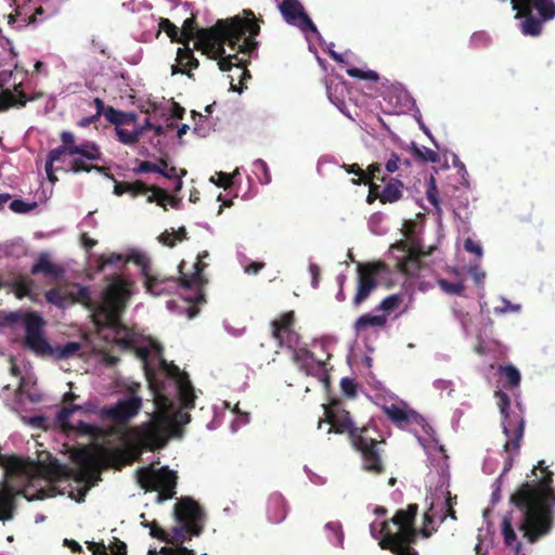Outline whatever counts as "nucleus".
Returning <instances> with one entry per match:
<instances>
[{"label": "nucleus", "instance_id": "f257e3e1", "mask_svg": "<svg viewBox=\"0 0 555 555\" xmlns=\"http://www.w3.org/2000/svg\"><path fill=\"white\" fill-rule=\"evenodd\" d=\"M509 502L520 513L517 527L528 543H537L548 535L554 527L555 486L554 472L545 461L531 468L530 476L509 496Z\"/></svg>", "mask_w": 555, "mask_h": 555}, {"label": "nucleus", "instance_id": "f03ea898", "mask_svg": "<svg viewBox=\"0 0 555 555\" xmlns=\"http://www.w3.org/2000/svg\"><path fill=\"white\" fill-rule=\"evenodd\" d=\"M259 33V18L251 10H244L242 17L219 18L214 26L199 31L198 46L205 55L218 60L221 72H230L233 66L244 64L238 53L250 56L257 51Z\"/></svg>", "mask_w": 555, "mask_h": 555}, {"label": "nucleus", "instance_id": "7ed1b4c3", "mask_svg": "<svg viewBox=\"0 0 555 555\" xmlns=\"http://www.w3.org/2000/svg\"><path fill=\"white\" fill-rule=\"evenodd\" d=\"M60 139L62 144L48 153L44 165L47 178L52 183L59 180L55 173L54 163L60 162L66 154L72 157L69 170L75 172V175H77V172H91V170L108 175V167L89 164V162H102L103 159V153L101 152L99 143L92 142V140H85L78 143L76 134L70 131H62Z\"/></svg>", "mask_w": 555, "mask_h": 555}, {"label": "nucleus", "instance_id": "20e7f679", "mask_svg": "<svg viewBox=\"0 0 555 555\" xmlns=\"http://www.w3.org/2000/svg\"><path fill=\"white\" fill-rule=\"evenodd\" d=\"M128 442L121 448H101L100 454L108 466L120 469L126 464H132L142 456L144 449H160L166 446L168 436L160 424L143 423L126 429Z\"/></svg>", "mask_w": 555, "mask_h": 555}, {"label": "nucleus", "instance_id": "39448f33", "mask_svg": "<svg viewBox=\"0 0 555 555\" xmlns=\"http://www.w3.org/2000/svg\"><path fill=\"white\" fill-rule=\"evenodd\" d=\"M30 273L38 275L41 273L48 276L50 281L56 282V286H52L44 293V299L51 305L57 306V308H67V306L85 305L90 310H93L95 304L92 300L91 292L88 286L80 285V283H63L59 285L61 279L65 274V269L62 264H56L51 260L48 251H41L36 261L30 267Z\"/></svg>", "mask_w": 555, "mask_h": 555}, {"label": "nucleus", "instance_id": "423d86ee", "mask_svg": "<svg viewBox=\"0 0 555 555\" xmlns=\"http://www.w3.org/2000/svg\"><path fill=\"white\" fill-rule=\"evenodd\" d=\"M417 513V503H410L406 508H399L391 518L392 524L397 528L396 532L391 531L390 521H382L379 546L390 550L396 555H420L412 547V544L416 543L418 538V531L415 526Z\"/></svg>", "mask_w": 555, "mask_h": 555}, {"label": "nucleus", "instance_id": "0eeeda50", "mask_svg": "<svg viewBox=\"0 0 555 555\" xmlns=\"http://www.w3.org/2000/svg\"><path fill=\"white\" fill-rule=\"evenodd\" d=\"M175 518L178 525L172 529L170 543H177V547H162L163 555H194L193 548L184 547L186 539L199 535L204 529L205 512L193 498H181L175 504Z\"/></svg>", "mask_w": 555, "mask_h": 555}, {"label": "nucleus", "instance_id": "6e6552de", "mask_svg": "<svg viewBox=\"0 0 555 555\" xmlns=\"http://www.w3.org/2000/svg\"><path fill=\"white\" fill-rule=\"evenodd\" d=\"M107 285L103 293V305L100 310L104 314L107 325L112 328L121 326V313L125 310L132 293L130 281L122 275L113 274L106 278Z\"/></svg>", "mask_w": 555, "mask_h": 555}, {"label": "nucleus", "instance_id": "1a4fd4ad", "mask_svg": "<svg viewBox=\"0 0 555 555\" xmlns=\"http://www.w3.org/2000/svg\"><path fill=\"white\" fill-rule=\"evenodd\" d=\"M137 482L145 491H157V501H168L176 495L177 472L169 466H162L154 470L152 466H141L135 472Z\"/></svg>", "mask_w": 555, "mask_h": 555}, {"label": "nucleus", "instance_id": "9d476101", "mask_svg": "<svg viewBox=\"0 0 555 555\" xmlns=\"http://www.w3.org/2000/svg\"><path fill=\"white\" fill-rule=\"evenodd\" d=\"M496 404L503 416L502 428L506 436L505 451H519L525 436V420L520 413H511V397L503 389L495 391Z\"/></svg>", "mask_w": 555, "mask_h": 555}, {"label": "nucleus", "instance_id": "9b49d317", "mask_svg": "<svg viewBox=\"0 0 555 555\" xmlns=\"http://www.w3.org/2000/svg\"><path fill=\"white\" fill-rule=\"evenodd\" d=\"M372 428L370 426H358L357 436L354 440V449L360 452L362 456V468L365 472L375 473L380 475L385 472L383 462V450L380 443L384 439L371 435Z\"/></svg>", "mask_w": 555, "mask_h": 555}, {"label": "nucleus", "instance_id": "f8f14e48", "mask_svg": "<svg viewBox=\"0 0 555 555\" xmlns=\"http://www.w3.org/2000/svg\"><path fill=\"white\" fill-rule=\"evenodd\" d=\"M25 336L23 346L41 358H53V346L47 339L43 327L46 322L38 312H28L24 317Z\"/></svg>", "mask_w": 555, "mask_h": 555}, {"label": "nucleus", "instance_id": "ddd939ff", "mask_svg": "<svg viewBox=\"0 0 555 555\" xmlns=\"http://www.w3.org/2000/svg\"><path fill=\"white\" fill-rule=\"evenodd\" d=\"M358 281L352 304L358 308L369 299L373 289L378 285V276L389 273L388 264L384 261L359 262L357 266Z\"/></svg>", "mask_w": 555, "mask_h": 555}, {"label": "nucleus", "instance_id": "4468645a", "mask_svg": "<svg viewBox=\"0 0 555 555\" xmlns=\"http://www.w3.org/2000/svg\"><path fill=\"white\" fill-rule=\"evenodd\" d=\"M325 421L330 424L328 433H347L351 444L356 448V436L358 426L352 421L351 413L347 412L340 400H332L324 404Z\"/></svg>", "mask_w": 555, "mask_h": 555}, {"label": "nucleus", "instance_id": "2eb2a0df", "mask_svg": "<svg viewBox=\"0 0 555 555\" xmlns=\"http://www.w3.org/2000/svg\"><path fill=\"white\" fill-rule=\"evenodd\" d=\"M185 264V261H181L178 266V271L180 273L179 282L182 287L193 289L194 295L192 296V298H189V300H192V302H203V300H205L204 285L205 282H207L203 274V271L205 270L207 264H205V262L203 261L201 254H198L197 259L194 263V271L192 272V274L184 273Z\"/></svg>", "mask_w": 555, "mask_h": 555}, {"label": "nucleus", "instance_id": "dca6fc26", "mask_svg": "<svg viewBox=\"0 0 555 555\" xmlns=\"http://www.w3.org/2000/svg\"><path fill=\"white\" fill-rule=\"evenodd\" d=\"M296 313L295 310H287L271 322L272 336L279 345L286 347H296L300 340V334L295 330Z\"/></svg>", "mask_w": 555, "mask_h": 555}, {"label": "nucleus", "instance_id": "f3484780", "mask_svg": "<svg viewBox=\"0 0 555 555\" xmlns=\"http://www.w3.org/2000/svg\"><path fill=\"white\" fill-rule=\"evenodd\" d=\"M279 9L288 24L297 25L301 31L319 33L312 18L307 15L299 0H283Z\"/></svg>", "mask_w": 555, "mask_h": 555}, {"label": "nucleus", "instance_id": "a211bd4d", "mask_svg": "<svg viewBox=\"0 0 555 555\" xmlns=\"http://www.w3.org/2000/svg\"><path fill=\"white\" fill-rule=\"evenodd\" d=\"M140 409H142V399L131 395L118 400L114 405L105 408L104 414L107 418L113 420L115 424L125 425L139 413Z\"/></svg>", "mask_w": 555, "mask_h": 555}, {"label": "nucleus", "instance_id": "6ab92c4d", "mask_svg": "<svg viewBox=\"0 0 555 555\" xmlns=\"http://www.w3.org/2000/svg\"><path fill=\"white\" fill-rule=\"evenodd\" d=\"M327 359L331 358V354H327ZM326 358L322 360V358H317L314 352L309 351V349H298L295 351L294 361L306 374L310 376H317L322 382H328V373L326 370Z\"/></svg>", "mask_w": 555, "mask_h": 555}, {"label": "nucleus", "instance_id": "aec40b11", "mask_svg": "<svg viewBox=\"0 0 555 555\" xmlns=\"http://www.w3.org/2000/svg\"><path fill=\"white\" fill-rule=\"evenodd\" d=\"M165 371L167 376H170L176 383L180 404L184 406V409H192L196 400V395L188 373L181 371L180 367L175 364H165Z\"/></svg>", "mask_w": 555, "mask_h": 555}, {"label": "nucleus", "instance_id": "412c9836", "mask_svg": "<svg viewBox=\"0 0 555 555\" xmlns=\"http://www.w3.org/2000/svg\"><path fill=\"white\" fill-rule=\"evenodd\" d=\"M396 247L406 251V255L398 262V269L401 273L418 275L422 269V256L428 255V251H423L421 246L409 245L408 241H400L396 244Z\"/></svg>", "mask_w": 555, "mask_h": 555}, {"label": "nucleus", "instance_id": "4be33fe9", "mask_svg": "<svg viewBox=\"0 0 555 555\" xmlns=\"http://www.w3.org/2000/svg\"><path fill=\"white\" fill-rule=\"evenodd\" d=\"M513 9L516 10V17H524L521 23V30L525 35H540L542 30V21L541 18L534 17L532 15V9H534L533 0H511Z\"/></svg>", "mask_w": 555, "mask_h": 555}, {"label": "nucleus", "instance_id": "5701e85b", "mask_svg": "<svg viewBox=\"0 0 555 555\" xmlns=\"http://www.w3.org/2000/svg\"><path fill=\"white\" fill-rule=\"evenodd\" d=\"M135 262L141 268V274L144 278V285L146 291L150 294H160V288H158L160 282H165V280H159L157 275H153L151 273V260L146 254H142V251H132L128 257H126V262Z\"/></svg>", "mask_w": 555, "mask_h": 555}, {"label": "nucleus", "instance_id": "b1692460", "mask_svg": "<svg viewBox=\"0 0 555 555\" xmlns=\"http://www.w3.org/2000/svg\"><path fill=\"white\" fill-rule=\"evenodd\" d=\"M20 490L14 489L9 481H0V521H10L16 508L15 499Z\"/></svg>", "mask_w": 555, "mask_h": 555}, {"label": "nucleus", "instance_id": "393cba45", "mask_svg": "<svg viewBox=\"0 0 555 555\" xmlns=\"http://www.w3.org/2000/svg\"><path fill=\"white\" fill-rule=\"evenodd\" d=\"M364 175H370V180L365 183V185H369L366 196L367 204H373L377 198L380 202L382 189L379 184H376L375 180L386 181L383 164H379V162H373L367 166Z\"/></svg>", "mask_w": 555, "mask_h": 555}, {"label": "nucleus", "instance_id": "a878e982", "mask_svg": "<svg viewBox=\"0 0 555 555\" xmlns=\"http://www.w3.org/2000/svg\"><path fill=\"white\" fill-rule=\"evenodd\" d=\"M34 461L24 460L16 453H2L0 452V466L4 468L5 475H24L28 473L29 468L34 466Z\"/></svg>", "mask_w": 555, "mask_h": 555}, {"label": "nucleus", "instance_id": "bb28decb", "mask_svg": "<svg viewBox=\"0 0 555 555\" xmlns=\"http://www.w3.org/2000/svg\"><path fill=\"white\" fill-rule=\"evenodd\" d=\"M183 47L177 50V66L172 67V72L185 73L189 77H193L192 69L199 66V61L195 56L190 42H182Z\"/></svg>", "mask_w": 555, "mask_h": 555}, {"label": "nucleus", "instance_id": "cd10ccee", "mask_svg": "<svg viewBox=\"0 0 555 555\" xmlns=\"http://www.w3.org/2000/svg\"><path fill=\"white\" fill-rule=\"evenodd\" d=\"M21 83L15 85L14 94L11 89H3L0 92V112L12 108V106H25L29 101V95L25 94L24 90L21 89Z\"/></svg>", "mask_w": 555, "mask_h": 555}, {"label": "nucleus", "instance_id": "c85d7f7f", "mask_svg": "<svg viewBox=\"0 0 555 555\" xmlns=\"http://www.w3.org/2000/svg\"><path fill=\"white\" fill-rule=\"evenodd\" d=\"M151 194L147 195V202H156L164 209H168V203L179 209L182 205V198L176 197V195H169L168 191L160 188V185H150Z\"/></svg>", "mask_w": 555, "mask_h": 555}, {"label": "nucleus", "instance_id": "c756f323", "mask_svg": "<svg viewBox=\"0 0 555 555\" xmlns=\"http://www.w3.org/2000/svg\"><path fill=\"white\" fill-rule=\"evenodd\" d=\"M501 533L503 537V542L506 546H511L514 548L516 554H519L521 550L524 548L522 543L518 539L513 516H504L503 520L501 522Z\"/></svg>", "mask_w": 555, "mask_h": 555}, {"label": "nucleus", "instance_id": "7c9ffc66", "mask_svg": "<svg viewBox=\"0 0 555 555\" xmlns=\"http://www.w3.org/2000/svg\"><path fill=\"white\" fill-rule=\"evenodd\" d=\"M383 411L388 418L399 425L408 424V422H412V420H417L418 417V413L415 412V410H409V408H404V405L385 404L383 405Z\"/></svg>", "mask_w": 555, "mask_h": 555}, {"label": "nucleus", "instance_id": "2f4dec72", "mask_svg": "<svg viewBox=\"0 0 555 555\" xmlns=\"http://www.w3.org/2000/svg\"><path fill=\"white\" fill-rule=\"evenodd\" d=\"M385 184L380 194L382 204H393L402 198L404 189L402 180L387 179L386 177Z\"/></svg>", "mask_w": 555, "mask_h": 555}, {"label": "nucleus", "instance_id": "473e14b6", "mask_svg": "<svg viewBox=\"0 0 555 555\" xmlns=\"http://www.w3.org/2000/svg\"><path fill=\"white\" fill-rule=\"evenodd\" d=\"M87 545L93 555H109L104 542H89ZM111 550L114 555H127V544L119 540V538H114Z\"/></svg>", "mask_w": 555, "mask_h": 555}, {"label": "nucleus", "instance_id": "72a5a7b5", "mask_svg": "<svg viewBox=\"0 0 555 555\" xmlns=\"http://www.w3.org/2000/svg\"><path fill=\"white\" fill-rule=\"evenodd\" d=\"M202 29L203 28L197 27V22H196L194 15H192V17L185 18L184 23L180 29V37H181L180 42H190V40H192V38H195L196 41L194 43V47L196 49H199L203 53V48L198 47L199 35H201Z\"/></svg>", "mask_w": 555, "mask_h": 555}, {"label": "nucleus", "instance_id": "f704fd0d", "mask_svg": "<svg viewBox=\"0 0 555 555\" xmlns=\"http://www.w3.org/2000/svg\"><path fill=\"white\" fill-rule=\"evenodd\" d=\"M150 191V185L145 184L143 180H135L134 182H117L115 180L114 192L118 196L125 194V192H130L132 196H138V194H147Z\"/></svg>", "mask_w": 555, "mask_h": 555}, {"label": "nucleus", "instance_id": "c9c22d12", "mask_svg": "<svg viewBox=\"0 0 555 555\" xmlns=\"http://www.w3.org/2000/svg\"><path fill=\"white\" fill-rule=\"evenodd\" d=\"M35 282L29 275H18L13 283H9V286L12 287V291L18 299L30 297Z\"/></svg>", "mask_w": 555, "mask_h": 555}, {"label": "nucleus", "instance_id": "e433bc0d", "mask_svg": "<svg viewBox=\"0 0 555 555\" xmlns=\"http://www.w3.org/2000/svg\"><path fill=\"white\" fill-rule=\"evenodd\" d=\"M78 462L81 464L82 469L80 472L82 477H90L94 467H98L101 464L100 459L94 453L87 452V450H80L77 454Z\"/></svg>", "mask_w": 555, "mask_h": 555}, {"label": "nucleus", "instance_id": "4c0bfd02", "mask_svg": "<svg viewBox=\"0 0 555 555\" xmlns=\"http://www.w3.org/2000/svg\"><path fill=\"white\" fill-rule=\"evenodd\" d=\"M83 409V405L80 404H69V405H63L61 410L57 412V421L62 425V428L64 430H74L76 427V424L69 423V417L73 413H76V411H81Z\"/></svg>", "mask_w": 555, "mask_h": 555}, {"label": "nucleus", "instance_id": "58836bf2", "mask_svg": "<svg viewBox=\"0 0 555 555\" xmlns=\"http://www.w3.org/2000/svg\"><path fill=\"white\" fill-rule=\"evenodd\" d=\"M387 324V317L385 314H378L377 317H373V314H362L354 322V328L359 332V330L367 328V326H385Z\"/></svg>", "mask_w": 555, "mask_h": 555}, {"label": "nucleus", "instance_id": "ea45409f", "mask_svg": "<svg viewBox=\"0 0 555 555\" xmlns=\"http://www.w3.org/2000/svg\"><path fill=\"white\" fill-rule=\"evenodd\" d=\"M74 430L78 435H87L92 438L104 437L105 435V431L101 426H98V424L85 423V421H78V423L75 424Z\"/></svg>", "mask_w": 555, "mask_h": 555}, {"label": "nucleus", "instance_id": "a19ab883", "mask_svg": "<svg viewBox=\"0 0 555 555\" xmlns=\"http://www.w3.org/2000/svg\"><path fill=\"white\" fill-rule=\"evenodd\" d=\"M499 371H501L505 377V385L508 387H518L519 383L521 382V374L520 371L515 367V365H500Z\"/></svg>", "mask_w": 555, "mask_h": 555}, {"label": "nucleus", "instance_id": "79ce46f5", "mask_svg": "<svg viewBox=\"0 0 555 555\" xmlns=\"http://www.w3.org/2000/svg\"><path fill=\"white\" fill-rule=\"evenodd\" d=\"M411 152L416 159H420L421 162H431L437 163L440 162V156L436 151L429 150V147H418L416 143H412L411 145Z\"/></svg>", "mask_w": 555, "mask_h": 555}, {"label": "nucleus", "instance_id": "37998d69", "mask_svg": "<svg viewBox=\"0 0 555 555\" xmlns=\"http://www.w3.org/2000/svg\"><path fill=\"white\" fill-rule=\"evenodd\" d=\"M534 9L540 14V20H552L555 18V2L554 0H533Z\"/></svg>", "mask_w": 555, "mask_h": 555}, {"label": "nucleus", "instance_id": "c03bdc74", "mask_svg": "<svg viewBox=\"0 0 555 555\" xmlns=\"http://www.w3.org/2000/svg\"><path fill=\"white\" fill-rule=\"evenodd\" d=\"M81 344H79V341H67L64 346L53 347V358H70L74 353L79 352Z\"/></svg>", "mask_w": 555, "mask_h": 555}, {"label": "nucleus", "instance_id": "a18cd8bd", "mask_svg": "<svg viewBox=\"0 0 555 555\" xmlns=\"http://www.w3.org/2000/svg\"><path fill=\"white\" fill-rule=\"evenodd\" d=\"M150 386L153 389L154 402L162 411H167L172 405V402L166 395L163 393V388L156 382L150 380Z\"/></svg>", "mask_w": 555, "mask_h": 555}, {"label": "nucleus", "instance_id": "49530a36", "mask_svg": "<svg viewBox=\"0 0 555 555\" xmlns=\"http://www.w3.org/2000/svg\"><path fill=\"white\" fill-rule=\"evenodd\" d=\"M159 27L167 34L172 42H181V28H178L175 23H171L170 18L162 17Z\"/></svg>", "mask_w": 555, "mask_h": 555}, {"label": "nucleus", "instance_id": "de8ad7c7", "mask_svg": "<svg viewBox=\"0 0 555 555\" xmlns=\"http://www.w3.org/2000/svg\"><path fill=\"white\" fill-rule=\"evenodd\" d=\"M325 530L331 533V541L334 545L344 543L345 533L340 521H327Z\"/></svg>", "mask_w": 555, "mask_h": 555}, {"label": "nucleus", "instance_id": "09e8293b", "mask_svg": "<svg viewBox=\"0 0 555 555\" xmlns=\"http://www.w3.org/2000/svg\"><path fill=\"white\" fill-rule=\"evenodd\" d=\"M402 302V296L400 294H391L386 298L382 299L379 305L377 306V310H383L385 315L390 313V311L397 310L398 306Z\"/></svg>", "mask_w": 555, "mask_h": 555}, {"label": "nucleus", "instance_id": "8fccbe9b", "mask_svg": "<svg viewBox=\"0 0 555 555\" xmlns=\"http://www.w3.org/2000/svg\"><path fill=\"white\" fill-rule=\"evenodd\" d=\"M125 263L127 262V257L122 256V254H116V251H113V254H108L107 256H100L98 258V269L104 270L105 266H109V263Z\"/></svg>", "mask_w": 555, "mask_h": 555}, {"label": "nucleus", "instance_id": "3c124183", "mask_svg": "<svg viewBox=\"0 0 555 555\" xmlns=\"http://www.w3.org/2000/svg\"><path fill=\"white\" fill-rule=\"evenodd\" d=\"M143 525L149 526L150 534L153 538L160 539V541H165V543H170V534H168V532H166L165 529H163V527L157 524V521H144Z\"/></svg>", "mask_w": 555, "mask_h": 555}, {"label": "nucleus", "instance_id": "603ef678", "mask_svg": "<svg viewBox=\"0 0 555 555\" xmlns=\"http://www.w3.org/2000/svg\"><path fill=\"white\" fill-rule=\"evenodd\" d=\"M344 168L347 172H352L358 176V179H353L352 182L356 185H360V183H366L370 180V175H365L364 169H362L359 164H344Z\"/></svg>", "mask_w": 555, "mask_h": 555}, {"label": "nucleus", "instance_id": "864d4df0", "mask_svg": "<svg viewBox=\"0 0 555 555\" xmlns=\"http://www.w3.org/2000/svg\"><path fill=\"white\" fill-rule=\"evenodd\" d=\"M347 74L350 77H356L357 79H364V80H378L379 79V74H377V72L362 70V68H357V66L347 68Z\"/></svg>", "mask_w": 555, "mask_h": 555}, {"label": "nucleus", "instance_id": "5fc2aeb1", "mask_svg": "<svg viewBox=\"0 0 555 555\" xmlns=\"http://www.w3.org/2000/svg\"><path fill=\"white\" fill-rule=\"evenodd\" d=\"M438 285L440 288L446 292V294H455L461 295L464 292L465 285L462 281L457 283H452V281L448 280H438Z\"/></svg>", "mask_w": 555, "mask_h": 555}, {"label": "nucleus", "instance_id": "6e6d98bb", "mask_svg": "<svg viewBox=\"0 0 555 555\" xmlns=\"http://www.w3.org/2000/svg\"><path fill=\"white\" fill-rule=\"evenodd\" d=\"M141 135H142V131H138V129H135V131H127V129H124V127H122L121 129L117 130L118 140L125 144L137 143V141H139Z\"/></svg>", "mask_w": 555, "mask_h": 555}, {"label": "nucleus", "instance_id": "4d7b16f0", "mask_svg": "<svg viewBox=\"0 0 555 555\" xmlns=\"http://www.w3.org/2000/svg\"><path fill=\"white\" fill-rule=\"evenodd\" d=\"M210 181L216 185L229 189L233 183V175L224 173V171H218L214 177H210Z\"/></svg>", "mask_w": 555, "mask_h": 555}, {"label": "nucleus", "instance_id": "13d9d810", "mask_svg": "<svg viewBox=\"0 0 555 555\" xmlns=\"http://www.w3.org/2000/svg\"><path fill=\"white\" fill-rule=\"evenodd\" d=\"M117 119L115 131L118 135V129L122 128V125H129V122H135L137 114L135 113H124V111H117Z\"/></svg>", "mask_w": 555, "mask_h": 555}, {"label": "nucleus", "instance_id": "bf43d9fd", "mask_svg": "<svg viewBox=\"0 0 555 555\" xmlns=\"http://www.w3.org/2000/svg\"><path fill=\"white\" fill-rule=\"evenodd\" d=\"M35 207H37V203H25L22 198H14L10 204V208L15 212H29Z\"/></svg>", "mask_w": 555, "mask_h": 555}, {"label": "nucleus", "instance_id": "052dcab7", "mask_svg": "<svg viewBox=\"0 0 555 555\" xmlns=\"http://www.w3.org/2000/svg\"><path fill=\"white\" fill-rule=\"evenodd\" d=\"M456 502H457V496H452L450 490H447L446 502H444V507H446L444 517H447V515H449V517H451L452 519H457L456 512L454 509Z\"/></svg>", "mask_w": 555, "mask_h": 555}, {"label": "nucleus", "instance_id": "680f3d73", "mask_svg": "<svg viewBox=\"0 0 555 555\" xmlns=\"http://www.w3.org/2000/svg\"><path fill=\"white\" fill-rule=\"evenodd\" d=\"M240 61H243V65L240 66L241 70H242V74H241V77H240V85H241V88L240 89H236L235 85L232 83L231 81V88L232 90H238V91H242V89L244 88L245 86V80L246 79H250L251 77V74L249 73V70L247 69V65L249 64V60H244V57H238Z\"/></svg>", "mask_w": 555, "mask_h": 555}, {"label": "nucleus", "instance_id": "e2e57ef3", "mask_svg": "<svg viewBox=\"0 0 555 555\" xmlns=\"http://www.w3.org/2000/svg\"><path fill=\"white\" fill-rule=\"evenodd\" d=\"M340 388L343 393L346 396H356L357 395V384L352 378H348V376H344L340 380Z\"/></svg>", "mask_w": 555, "mask_h": 555}, {"label": "nucleus", "instance_id": "0e129e2a", "mask_svg": "<svg viewBox=\"0 0 555 555\" xmlns=\"http://www.w3.org/2000/svg\"><path fill=\"white\" fill-rule=\"evenodd\" d=\"M464 247L466 251L474 253L477 257H482V246L476 243L474 238L467 237L464 241Z\"/></svg>", "mask_w": 555, "mask_h": 555}, {"label": "nucleus", "instance_id": "69168bd1", "mask_svg": "<svg viewBox=\"0 0 555 555\" xmlns=\"http://www.w3.org/2000/svg\"><path fill=\"white\" fill-rule=\"evenodd\" d=\"M159 167L154 162L142 160L139 166L134 168V172L139 175V172H157Z\"/></svg>", "mask_w": 555, "mask_h": 555}, {"label": "nucleus", "instance_id": "338daca9", "mask_svg": "<svg viewBox=\"0 0 555 555\" xmlns=\"http://www.w3.org/2000/svg\"><path fill=\"white\" fill-rule=\"evenodd\" d=\"M401 166V158L397 153H391L389 159L385 163V169L387 172H396Z\"/></svg>", "mask_w": 555, "mask_h": 555}, {"label": "nucleus", "instance_id": "774afa93", "mask_svg": "<svg viewBox=\"0 0 555 555\" xmlns=\"http://www.w3.org/2000/svg\"><path fill=\"white\" fill-rule=\"evenodd\" d=\"M159 240L165 246H176V230H171L170 232L166 230L164 233H160Z\"/></svg>", "mask_w": 555, "mask_h": 555}]
</instances>
